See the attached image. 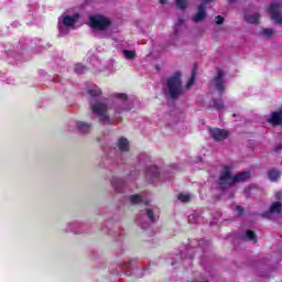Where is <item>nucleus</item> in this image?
Wrapping results in <instances>:
<instances>
[{
    "label": "nucleus",
    "instance_id": "bb28decb",
    "mask_svg": "<svg viewBox=\"0 0 282 282\" xmlns=\"http://www.w3.org/2000/svg\"><path fill=\"white\" fill-rule=\"evenodd\" d=\"M145 214L148 215L150 221H152V223L155 221V216H154L152 209H145Z\"/></svg>",
    "mask_w": 282,
    "mask_h": 282
},
{
    "label": "nucleus",
    "instance_id": "f03ea898",
    "mask_svg": "<svg viewBox=\"0 0 282 282\" xmlns=\"http://www.w3.org/2000/svg\"><path fill=\"white\" fill-rule=\"evenodd\" d=\"M90 108L93 113L99 118L100 122H110L111 118L109 117V101H90Z\"/></svg>",
    "mask_w": 282,
    "mask_h": 282
},
{
    "label": "nucleus",
    "instance_id": "c9c22d12",
    "mask_svg": "<svg viewBox=\"0 0 282 282\" xmlns=\"http://www.w3.org/2000/svg\"><path fill=\"white\" fill-rule=\"evenodd\" d=\"M160 3L162 4L166 3V0H160Z\"/></svg>",
    "mask_w": 282,
    "mask_h": 282
},
{
    "label": "nucleus",
    "instance_id": "b1692460",
    "mask_svg": "<svg viewBox=\"0 0 282 282\" xmlns=\"http://www.w3.org/2000/svg\"><path fill=\"white\" fill-rule=\"evenodd\" d=\"M88 94L90 96H100L102 94V90H100V88H98V87H95V88L88 90Z\"/></svg>",
    "mask_w": 282,
    "mask_h": 282
},
{
    "label": "nucleus",
    "instance_id": "e433bc0d",
    "mask_svg": "<svg viewBox=\"0 0 282 282\" xmlns=\"http://www.w3.org/2000/svg\"><path fill=\"white\" fill-rule=\"evenodd\" d=\"M230 1H235V0H230Z\"/></svg>",
    "mask_w": 282,
    "mask_h": 282
},
{
    "label": "nucleus",
    "instance_id": "ddd939ff",
    "mask_svg": "<svg viewBox=\"0 0 282 282\" xmlns=\"http://www.w3.org/2000/svg\"><path fill=\"white\" fill-rule=\"evenodd\" d=\"M112 188L118 193L126 184L124 178L113 176L110 181Z\"/></svg>",
    "mask_w": 282,
    "mask_h": 282
},
{
    "label": "nucleus",
    "instance_id": "20e7f679",
    "mask_svg": "<svg viewBox=\"0 0 282 282\" xmlns=\"http://www.w3.org/2000/svg\"><path fill=\"white\" fill-rule=\"evenodd\" d=\"M219 186L223 188H231V186H235V175H232L230 166L224 167L219 176Z\"/></svg>",
    "mask_w": 282,
    "mask_h": 282
},
{
    "label": "nucleus",
    "instance_id": "2f4dec72",
    "mask_svg": "<svg viewBox=\"0 0 282 282\" xmlns=\"http://www.w3.org/2000/svg\"><path fill=\"white\" fill-rule=\"evenodd\" d=\"M281 197H282V193L281 192L275 193V198L276 199H281Z\"/></svg>",
    "mask_w": 282,
    "mask_h": 282
},
{
    "label": "nucleus",
    "instance_id": "9d476101",
    "mask_svg": "<svg viewBox=\"0 0 282 282\" xmlns=\"http://www.w3.org/2000/svg\"><path fill=\"white\" fill-rule=\"evenodd\" d=\"M270 124L273 127H282V109L280 111H274L271 113V117L268 119Z\"/></svg>",
    "mask_w": 282,
    "mask_h": 282
},
{
    "label": "nucleus",
    "instance_id": "423d86ee",
    "mask_svg": "<svg viewBox=\"0 0 282 282\" xmlns=\"http://www.w3.org/2000/svg\"><path fill=\"white\" fill-rule=\"evenodd\" d=\"M76 21H78V13H76L73 17H69L65 13L61 15L58 20V28H59L61 34H65V28L67 29L74 28L76 25Z\"/></svg>",
    "mask_w": 282,
    "mask_h": 282
},
{
    "label": "nucleus",
    "instance_id": "6e6552de",
    "mask_svg": "<svg viewBox=\"0 0 282 282\" xmlns=\"http://www.w3.org/2000/svg\"><path fill=\"white\" fill-rule=\"evenodd\" d=\"M209 135L216 142H221L228 138V131L219 128L209 129Z\"/></svg>",
    "mask_w": 282,
    "mask_h": 282
},
{
    "label": "nucleus",
    "instance_id": "f704fd0d",
    "mask_svg": "<svg viewBox=\"0 0 282 282\" xmlns=\"http://www.w3.org/2000/svg\"><path fill=\"white\" fill-rule=\"evenodd\" d=\"M68 226H70V230H72V228H74V226H76V224L69 223Z\"/></svg>",
    "mask_w": 282,
    "mask_h": 282
},
{
    "label": "nucleus",
    "instance_id": "39448f33",
    "mask_svg": "<svg viewBox=\"0 0 282 282\" xmlns=\"http://www.w3.org/2000/svg\"><path fill=\"white\" fill-rule=\"evenodd\" d=\"M93 30H107L111 25V20L105 15H93L89 19Z\"/></svg>",
    "mask_w": 282,
    "mask_h": 282
},
{
    "label": "nucleus",
    "instance_id": "4468645a",
    "mask_svg": "<svg viewBox=\"0 0 282 282\" xmlns=\"http://www.w3.org/2000/svg\"><path fill=\"white\" fill-rule=\"evenodd\" d=\"M248 180H250V172H240L234 175V185L241 182H248Z\"/></svg>",
    "mask_w": 282,
    "mask_h": 282
},
{
    "label": "nucleus",
    "instance_id": "5701e85b",
    "mask_svg": "<svg viewBox=\"0 0 282 282\" xmlns=\"http://www.w3.org/2000/svg\"><path fill=\"white\" fill-rule=\"evenodd\" d=\"M245 237L249 240V241H256L257 236H254V231L252 230H248L245 235Z\"/></svg>",
    "mask_w": 282,
    "mask_h": 282
},
{
    "label": "nucleus",
    "instance_id": "473e14b6",
    "mask_svg": "<svg viewBox=\"0 0 282 282\" xmlns=\"http://www.w3.org/2000/svg\"><path fill=\"white\" fill-rule=\"evenodd\" d=\"M123 109L115 108L116 113H122Z\"/></svg>",
    "mask_w": 282,
    "mask_h": 282
},
{
    "label": "nucleus",
    "instance_id": "0eeeda50",
    "mask_svg": "<svg viewBox=\"0 0 282 282\" xmlns=\"http://www.w3.org/2000/svg\"><path fill=\"white\" fill-rule=\"evenodd\" d=\"M203 3L198 7L197 13L192 18L194 23H199L206 19V6H210L215 0H202Z\"/></svg>",
    "mask_w": 282,
    "mask_h": 282
},
{
    "label": "nucleus",
    "instance_id": "393cba45",
    "mask_svg": "<svg viewBox=\"0 0 282 282\" xmlns=\"http://www.w3.org/2000/svg\"><path fill=\"white\" fill-rule=\"evenodd\" d=\"M130 202H131L132 204H140V203L142 202V198L140 197V195H132V196L130 197Z\"/></svg>",
    "mask_w": 282,
    "mask_h": 282
},
{
    "label": "nucleus",
    "instance_id": "dca6fc26",
    "mask_svg": "<svg viewBox=\"0 0 282 282\" xmlns=\"http://www.w3.org/2000/svg\"><path fill=\"white\" fill-rule=\"evenodd\" d=\"M76 127L79 131H82V133H87V131H89V129H91V124L85 123L83 121H77Z\"/></svg>",
    "mask_w": 282,
    "mask_h": 282
},
{
    "label": "nucleus",
    "instance_id": "6ab92c4d",
    "mask_svg": "<svg viewBox=\"0 0 282 282\" xmlns=\"http://www.w3.org/2000/svg\"><path fill=\"white\" fill-rule=\"evenodd\" d=\"M191 199H193V196L191 194L181 193L178 195V200L183 202V204H186V203L191 202Z\"/></svg>",
    "mask_w": 282,
    "mask_h": 282
},
{
    "label": "nucleus",
    "instance_id": "1a4fd4ad",
    "mask_svg": "<svg viewBox=\"0 0 282 282\" xmlns=\"http://www.w3.org/2000/svg\"><path fill=\"white\" fill-rule=\"evenodd\" d=\"M224 70L219 69L213 82L214 89H216V91H219V94H224Z\"/></svg>",
    "mask_w": 282,
    "mask_h": 282
},
{
    "label": "nucleus",
    "instance_id": "f257e3e1",
    "mask_svg": "<svg viewBox=\"0 0 282 282\" xmlns=\"http://www.w3.org/2000/svg\"><path fill=\"white\" fill-rule=\"evenodd\" d=\"M195 78L196 74L194 72L187 85L184 87L182 86V74L175 73L167 79L165 94L170 96V98H180L184 91H188V89L195 85Z\"/></svg>",
    "mask_w": 282,
    "mask_h": 282
},
{
    "label": "nucleus",
    "instance_id": "4be33fe9",
    "mask_svg": "<svg viewBox=\"0 0 282 282\" xmlns=\"http://www.w3.org/2000/svg\"><path fill=\"white\" fill-rule=\"evenodd\" d=\"M123 56L129 61L135 58V53L133 51H123Z\"/></svg>",
    "mask_w": 282,
    "mask_h": 282
},
{
    "label": "nucleus",
    "instance_id": "2eb2a0df",
    "mask_svg": "<svg viewBox=\"0 0 282 282\" xmlns=\"http://www.w3.org/2000/svg\"><path fill=\"white\" fill-rule=\"evenodd\" d=\"M261 15L259 13H246L245 20L247 23H259Z\"/></svg>",
    "mask_w": 282,
    "mask_h": 282
},
{
    "label": "nucleus",
    "instance_id": "cd10ccee",
    "mask_svg": "<svg viewBox=\"0 0 282 282\" xmlns=\"http://www.w3.org/2000/svg\"><path fill=\"white\" fill-rule=\"evenodd\" d=\"M214 107L218 110L224 109V101L221 100L214 101Z\"/></svg>",
    "mask_w": 282,
    "mask_h": 282
},
{
    "label": "nucleus",
    "instance_id": "c85d7f7f",
    "mask_svg": "<svg viewBox=\"0 0 282 282\" xmlns=\"http://www.w3.org/2000/svg\"><path fill=\"white\" fill-rule=\"evenodd\" d=\"M215 23H216V25H221L224 23V17L217 15L215 18Z\"/></svg>",
    "mask_w": 282,
    "mask_h": 282
},
{
    "label": "nucleus",
    "instance_id": "7ed1b4c3",
    "mask_svg": "<svg viewBox=\"0 0 282 282\" xmlns=\"http://www.w3.org/2000/svg\"><path fill=\"white\" fill-rule=\"evenodd\" d=\"M282 0H275L267 7V12L272 21L282 25Z\"/></svg>",
    "mask_w": 282,
    "mask_h": 282
},
{
    "label": "nucleus",
    "instance_id": "a211bd4d",
    "mask_svg": "<svg viewBox=\"0 0 282 282\" xmlns=\"http://www.w3.org/2000/svg\"><path fill=\"white\" fill-rule=\"evenodd\" d=\"M160 171L158 170V166L153 165L147 171V175L149 177H158Z\"/></svg>",
    "mask_w": 282,
    "mask_h": 282
},
{
    "label": "nucleus",
    "instance_id": "72a5a7b5",
    "mask_svg": "<svg viewBox=\"0 0 282 282\" xmlns=\"http://www.w3.org/2000/svg\"><path fill=\"white\" fill-rule=\"evenodd\" d=\"M237 210L240 213V215H241V213H243V208L241 206H238Z\"/></svg>",
    "mask_w": 282,
    "mask_h": 282
},
{
    "label": "nucleus",
    "instance_id": "a878e982",
    "mask_svg": "<svg viewBox=\"0 0 282 282\" xmlns=\"http://www.w3.org/2000/svg\"><path fill=\"white\" fill-rule=\"evenodd\" d=\"M75 72L76 74H83V72H85V66H83L82 64H76Z\"/></svg>",
    "mask_w": 282,
    "mask_h": 282
},
{
    "label": "nucleus",
    "instance_id": "412c9836",
    "mask_svg": "<svg viewBox=\"0 0 282 282\" xmlns=\"http://www.w3.org/2000/svg\"><path fill=\"white\" fill-rule=\"evenodd\" d=\"M262 36H265L267 39H270L274 34V30L272 29H263L261 31Z\"/></svg>",
    "mask_w": 282,
    "mask_h": 282
},
{
    "label": "nucleus",
    "instance_id": "7c9ffc66",
    "mask_svg": "<svg viewBox=\"0 0 282 282\" xmlns=\"http://www.w3.org/2000/svg\"><path fill=\"white\" fill-rule=\"evenodd\" d=\"M180 25H184V19H178L176 22V28H180Z\"/></svg>",
    "mask_w": 282,
    "mask_h": 282
},
{
    "label": "nucleus",
    "instance_id": "f8f14e48",
    "mask_svg": "<svg viewBox=\"0 0 282 282\" xmlns=\"http://www.w3.org/2000/svg\"><path fill=\"white\" fill-rule=\"evenodd\" d=\"M117 147L121 153H127L129 152V140L127 138H119L117 141Z\"/></svg>",
    "mask_w": 282,
    "mask_h": 282
},
{
    "label": "nucleus",
    "instance_id": "c756f323",
    "mask_svg": "<svg viewBox=\"0 0 282 282\" xmlns=\"http://www.w3.org/2000/svg\"><path fill=\"white\" fill-rule=\"evenodd\" d=\"M118 100H127V95L126 94H117Z\"/></svg>",
    "mask_w": 282,
    "mask_h": 282
},
{
    "label": "nucleus",
    "instance_id": "9b49d317",
    "mask_svg": "<svg viewBox=\"0 0 282 282\" xmlns=\"http://www.w3.org/2000/svg\"><path fill=\"white\" fill-rule=\"evenodd\" d=\"M282 204L281 202L272 203L269 212L263 214V217H272L273 215H281Z\"/></svg>",
    "mask_w": 282,
    "mask_h": 282
},
{
    "label": "nucleus",
    "instance_id": "f3484780",
    "mask_svg": "<svg viewBox=\"0 0 282 282\" xmlns=\"http://www.w3.org/2000/svg\"><path fill=\"white\" fill-rule=\"evenodd\" d=\"M268 175L271 182H276L279 177H281V172H279L278 170H270Z\"/></svg>",
    "mask_w": 282,
    "mask_h": 282
},
{
    "label": "nucleus",
    "instance_id": "aec40b11",
    "mask_svg": "<svg viewBox=\"0 0 282 282\" xmlns=\"http://www.w3.org/2000/svg\"><path fill=\"white\" fill-rule=\"evenodd\" d=\"M175 3L180 10H186V7H187L186 0H175Z\"/></svg>",
    "mask_w": 282,
    "mask_h": 282
}]
</instances>
